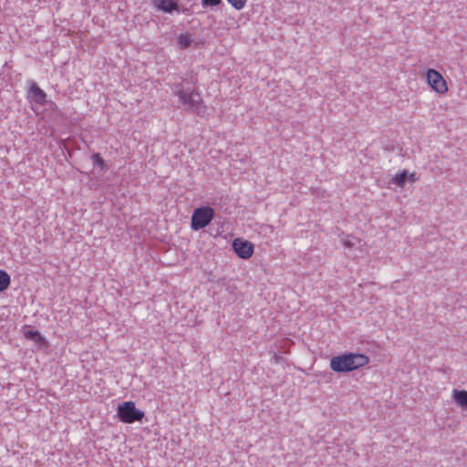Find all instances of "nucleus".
<instances>
[{
  "mask_svg": "<svg viewBox=\"0 0 467 467\" xmlns=\"http://www.w3.org/2000/svg\"><path fill=\"white\" fill-rule=\"evenodd\" d=\"M452 399L457 406L467 410V390H452Z\"/></svg>",
  "mask_w": 467,
  "mask_h": 467,
  "instance_id": "1a4fd4ad",
  "label": "nucleus"
},
{
  "mask_svg": "<svg viewBox=\"0 0 467 467\" xmlns=\"http://www.w3.org/2000/svg\"><path fill=\"white\" fill-rule=\"evenodd\" d=\"M25 337L27 338V339H31V340H34L37 343H41L44 338L43 337L41 336V334L36 331V330H28L25 333Z\"/></svg>",
  "mask_w": 467,
  "mask_h": 467,
  "instance_id": "4468645a",
  "label": "nucleus"
},
{
  "mask_svg": "<svg viewBox=\"0 0 467 467\" xmlns=\"http://www.w3.org/2000/svg\"><path fill=\"white\" fill-rule=\"evenodd\" d=\"M10 282V275L5 270H0V293L8 288Z\"/></svg>",
  "mask_w": 467,
  "mask_h": 467,
  "instance_id": "f8f14e48",
  "label": "nucleus"
},
{
  "mask_svg": "<svg viewBox=\"0 0 467 467\" xmlns=\"http://www.w3.org/2000/svg\"><path fill=\"white\" fill-rule=\"evenodd\" d=\"M369 362L368 356L359 353H345L330 359V368L335 372H348L366 366Z\"/></svg>",
  "mask_w": 467,
  "mask_h": 467,
  "instance_id": "f257e3e1",
  "label": "nucleus"
},
{
  "mask_svg": "<svg viewBox=\"0 0 467 467\" xmlns=\"http://www.w3.org/2000/svg\"><path fill=\"white\" fill-rule=\"evenodd\" d=\"M192 42V35L189 33L181 34L177 37V43L182 49H185L191 46Z\"/></svg>",
  "mask_w": 467,
  "mask_h": 467,
  "instance_id": "9b49d317",
  "label": "nucleus"
},
{
  "mask_svg": "<svg viewBox=\"0 0 467 467\" xmlns=\"http://www.w3.org/2000/svg\"><path fill=\"white\" fill-rule=\"evenodd\" d=\"M91 160L94 163V165H98L101 168V170L103 171H106L107 170V166L105 164V161L104 160L100 157V155L99 153H94L92 156H91Z\"/></svg>",
  "mask_w": 467,
  "mask_h": 467,
  "instance_id": "2eb2a0df",
  "label": "nucleus"
},
{
  "mask_svg": "<svg viewBox=\"0 0 467 467\" xmlns=\"http://www.w3.org/2000/svg\"><path fill=\"white\" fill-rule=\"evenodd\" d=\"M341 243L346 249L349 250L352 248H358L361 246V240L352 235L346 236L341 240Z\"/></svg>",
  "mask_w": 467,
  "mask_h": 467,
  "instance_id": "9d476101",
  "label": "nucleus"
},
{
  "mask_svg": "<svg viewBox=\"0 0 467 467\" xmlns=\"http://www.w3.org/2000/svg\"><path fill=\"white\" fill-rule=\"evenodd\" d=\"M234 251L243 259H248L254 253V244L246 240L236 238L233 242Z\"/></svg>",
  "mask_w": 467,
  "mask_h": 467,
  "instance_id": "423d86ee",
  "label": "nucleus"
},
{
  "mask_svg": "<svg viewBox=\"0 0 467 467\" xmlns=\"http://www.w3.org/2000/svg\"><path fill=\"white\" fill-rule=\"evenodd\" d=\"M408 181V171H403L400 173H397L392 178V182L399 187H403L405 182Z\"/></svg>",
  "mask_w": 467,
  "mask_h": 467,
  "instance_id": "ddd939ff",
  "label": "nucleus"
},
{
  "mask_svg": "<svg viewBox=\"0 0 467 467\" xmlns=\"http://www.w3.org/2000/svg\"><path fill=\"white\" fill-rule=\"evenodd\" d=\"M429 85L438 93H445L448 90L447 84L442 76L435 69H428L426 74Z\"/></svg>",
  "mask_w": 467,
  "mask_h": 467,
  "instance_id": "39448f33",
  "label": "nucleus"
},
{
  "mask_svg": "<svg viewBox=\"0 0 467 467\" xmlns=\"http://www.w3.org/2000/svg\"><path fill=\"white\" fill-rule=\"evenodd\" d=\"M408 180L410 181L411 182H414L416 181L415 173H411V174L408 173Z\"/></svg>",
  "mask_w": 467,
  "mask_h": 467,
  "instance_id": "a211bd4d",
  "label": "nucleus"
},
{
  "mask_svg": "<svg viewBox=\"0 0 467 467\" xmlns=\"http://www.w3.org/2000/svg\"><path fill=\"white\" fill-rule=\"evenodd\" d=\"M118 417L124 423H133L140 421L144 417V412L136 408L133 401H124L118 407Z\"/></svg>",
  "mask_w": 467,
  "mask_h": 467,
  "instance_id": "7ed1b4c3",
  "label": "nucleus"
},
{
  "mask_svg": "<svg viewBox=\"0 0 467 467\" xmlns=\"http://www.w3.org/2000/svg\"><path fill=\"white\" fill-rule=\"evenodd\" d=\"M174 95L179 98L181 103L196 114H200L204 109L200 94L195 90L184 89L182 84L176 85Z\"/></svg>",
  "mask_w": 467,
  "mask_h": 467,
  "instance_id": "f03ea898",
  "label": "nucleus"
},
{
  "mask_svg": "<svg viewBox=\"0 0 467 467\" xmlns=\"http://www.w3.org/2000/svg\"><path fill=\"white\" fill-rule=\"evenodd\" d=\"M233 7H234L236 10L243 9L247 0H226Z\"/></svg>",
  "mask_w": 467,
  "mask_h": 467,
  "instance_id": "dca6fc26",
  "label": "nucleus"
},
{
  "mask_svg": "<svg viewBox=\"0 0 467 467\" xmlns=\"http://www.w3.org/2000/svg\"><path fill=\"white\" fill-rule=\"evenodd\" d=\"M222 0H202V5L203 8L208 6H215L218 5Z\"/></svg>",
  "mask_w": 467,
  "mask_h": 467,
  "instance_id": "f3484780",
  "label": "nucleus"
},
{
  "mask_svg": "<svg viewBox=\"0 0 467 467\" xmlns=\"http://www.w3.org/2000/svg\"><path fill=\"white\" fill-rule=\"evenodd\" d=\"M29 96L34 102L39 105H44L46 102V93L34 82L31 83Z\"/></svg>",
  "mask_w": 467,
  "mask_h": 467,
  "instance_id": "0eeeda50",
  "label": "nucleus"
},
{
  "mask_svg": "<svg viewBox=\"0 0 467 467\" xmlns=\"http://www.w3.org/2000/svg\"><path fill=\"white\" fill-rule=\"evenodd\" d=\"M155 6L165 13L179 10L178 4L173 0H156Z\"/></svg>",
  "mask_w": 467,
  "mask_h": 467,
  "instance_id": "6e6552de",
  "label": "nucleus"
},
{
  "mask_svg": "<svg viewBox=\"0 0 467 467\" xmlns=\"http://www.w3.org/2000/svg\"><path fill=\"white\" fill-rule=\"evenodd\" d=\"M214 217V210L210 206L196 208L192 215L191 226L194 231L206 227Z\"/></svg>",
  "mask_w": 467,
  "mask_h": 467,
  "instance_id": "20e7f679",
  "label": "nucleus"
}]
</instances>
